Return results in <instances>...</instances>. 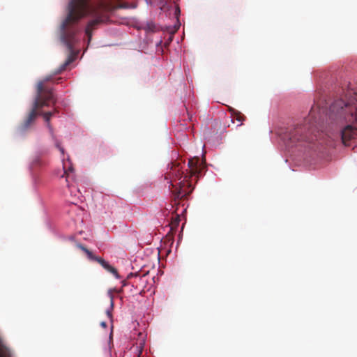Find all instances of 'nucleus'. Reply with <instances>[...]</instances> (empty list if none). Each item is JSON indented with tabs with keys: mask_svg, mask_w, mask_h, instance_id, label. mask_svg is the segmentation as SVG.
Wrapping results in <instances>:
<instances>
[{
	"mask_svg": "<svg viewBox=\"0 0 357 357\" xmlns=\"http://www.w3.org/2000/svg\"><path fill=\"white\" fill-rule=\"evenodd\" d=\"M347 120L357 123V89L348 88L343 90L340 99L335 100L328 109L312 107L305 123L297 126L289 135L291 143L298 142H312L318 139L315 131L324 132V123ZM341 139L345 146H351L352 140L357 139V126H347L342 130Z\"/></svg>",
	"mask_w": 357,
	"mask_h": 357,
	"instance_id": "1",
	"label": "nucleus"
},
{
	"mask_svg": "<svg viewBox=\"0 0 357 357\" xmlns=\"http://www.w3.org/2000/svg\"><path fill=\"white\" fill-rule=\"evenodd\" d=\"M135 4L130 6L128 3L113 5L111 3H104L101 1L92 2L91 0H71L68 6V14L61 24V40L67 47L69 56L66 61L60 66L59 73L66 70L75 59L74 46L77 42L76 33L78 31L75 24L82 18L90 15L93 17L90 20L85 29V33L88 38V43L91 40L93 31L97 26L106 22L109 16L108 13L114 11L118 8H135Z\"/></svg>",
	"mask_w": 357,
	"mask_h": 357,
	"instance_id": "2",
	"label": "nucleus"
},
{
	"mask_svg": "<svg viewBox=\"0 0 357 357\" xmlns=\"http://www.w3.org/2000/svg\"><path fill=\"white\" fill-rule=\"evenodd\" d=\"M184 163L173 162L165 174V179L169 183V188L172 189L175 204L178 199H186L192 191L190 176L184 172Z\"/></svg>",
	"mask_w": 357,
	"mask_h": 357,
	"instance_id": "3",
	"label": "nucleus"
},
{
	"mask_svg": "<svg viewBox=\"0 0 357 357\" xmlns=\"http://www.w3.org/2000/svg\"><path fill=\"white\" fill-rule=\"evenodd\" d=\"M50 78L47 77L44 81L40 82L37 86V93L33 103V107L27 117L20 126V130L23 132L26 130L35 121L38 116V110L49 105V102L54 105L56 103V98L51 89L46 86L45 82L50 81Z\"/></svg>",
	"mask_w": 357,
	"mask_h": 357,
	"instance_id": "4",
	"label": "nucleus"
},
{
	"mask_svg": "<svg viewBox=\"0 0 357 357\" xmlns=\"http://www.w3.org/2000/svg\"><path fill=\"white\" fill-rule=\"evenodd\" d=\"M77 248H79L80 250H82L86 254V255L89 259L98 262L105 270H107L108 272L113 274L116 278H119V275L117 272V270L114 267H113L110 264H109V263L107 262L105 259H103L101 257L94 255L92 253V252H91L89 250H88L86 247H84L82 244H77Z\"/></svg>",
	"mask_w": 357,
	"mask_h": 357,
	"instance_id": "5",
	"label": "nucleus"
},
{
	"mask_svg": "<svg viewBox=\"0 0 357 357\" xmlns=\"http://www.w3.org/2000/svg\"><path fill=\"white\" fill-rule=\"evenodd\" d=\"M56 112H57L56 109H54L53 112H44V113H42L41 114L43 116L44 119L47 123V127H48V128L50 130V133L52 134V137L54 139V145L60 151L61 154L63 155L64 154V149L61 146V142L59 140H57L56 139L54 138V133H53V129L52 128V126L50 123V120L51 117L55 113H56Z\"/></svg>",
	"mask_w": 357,
	"mask_h": 357,
	"instance_id": "6",
	"label": "nucleus"
},
{
	"mask_svg": "<svg viewBox=\"0 0 357 357\" xmlns=\"http://www.w3.org/2000/svg\"><path fill=\"white\" fill-rule=\"evenodd\" d=\"M198 161H199L198 158H195V159H190L188 161V167L190 169V172L188 174L190 176V179L193 176H195V174H197L198 173V169H197V167Z\"/></svg>",
	"mask_w": 357,
	"mask_h": 357,
	"instance_id": "7",
	"label": "nucleus"
},
{
	"mask_svg": "<svg viewBox=\"0 0 357 357\" xmlns=\"http://www.w3.org/2000/svg\"><path fill=\"white\" fill-rule=\"evenodd\" d=\"M232 112V115L234 116L236 121L239 122H242L245 120V117L241 112L234 110V109H231Z\"/></svg>",
	"mask_w": 357,
	"mask_h": 357,
	"instance_id": "8",
	"label": "nucleus"
},
{
	"mask_svg": "<svg viewBox=\"0 0 357 357\" xmlns=\"http://www.w3.org/2000/svg\"><path fill=\"white\" fill-rule=\"evenodd\" d=\"M180 217L178 214L176 215L174 218H172L171 222V230L176 229L179 224Z\"/></svg>",
	"mask_w": 357,
	"mask_h": 357,
	"instance_id": "9",
	"label": "nucleus"
},
{
	"mask_svg": "<svg viewBox=\"0 0 357 357\" xmlns=\"http://www.w3.org/2000/svg\"><path fill=\"white\" fill-rule=\"evenodd\" d=\"M63 169H64V173H63V175L62 176H66V177L68 178L69 176V174H68V171H72L73 168H72V167H69L68 168V170H67L66 169V164L64 163L63 164Z\"/></svg>",
	"mask_w": 357,
	"mask_h": 357,
	"instance_id": "10",
	"label": "nucleus"
},
{
	"mask_svg": "<svg viewBox=\"0 0 357 357\" xmlns=\"http://www.w3.org/2000/svg\"><path fill=\"white\" fill-rule=\"evenodd\" d=\"M40 165V160H39V158H36L33 160L32 164H31V167H35L36 165Z\"/></svg>",
	"mask_w": 357,
	"mask_h": 357,
	"instance_id": "11",
	"label": "nucleus"
},
{
	"mask_svg": "<svg viewBox=\"0 0 357 357\" xmlns=\"http://www.w3.org/2000/svg\"><path fill=\"white\" fill-rule=\"evenodd\" d=\"M107 314L109 318H112V313H111V312L109 310L107 311Z\"/></svg>",
	"mask_w": 357,
	"mask_h": 357,
	"instance_id": "12",
	"label": "nucleus"
},
{
	"mask_svg": "<svg viewBox=\"0 0 357 357\" xmlns=\"http://www.w3.org/2000/svg\"><path fill=\"white\" fill-rule=\"evenodd\" d=\"M100 325L101 326H102L103 328H106L107 326V324L105 322V321H102L100 323Z\"/></svg>",
	"mask_w": 357,
	"mask_h": 357,
	"instance_id": "13",
	"label": "nucleus"
},
{
	"mask_svg": "<svg viewBox=\"0 0 357 357\" xmlns=\"http://www.w3.org/2000/svg\"><path fill=\"white\" fill-rule=\"evenodd\" d=\"M113 296H111V307H113Z\"/></svg>",
	"mask_w": 357,
	"mask_h": 357,
	"instance_id": "14",
	"label": "nucleus"
}]
</instances>
